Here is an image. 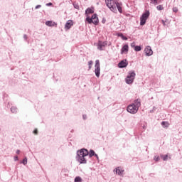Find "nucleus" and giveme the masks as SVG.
Instances as JSON below:
<instances>
[{"mask_svg":"<svg viewBox=\"0 0 182 182\" xmlns=\"http://www.w3.org/2000/svg\"><path fill=\"white\" fill-rule=\"evenodd\" d=\"M95 154L96 152H95L93 149H90L89 152L87 149L83 148L77 151L76 160L78 163H80V164H86L87 161L85 157H86V156H89L90 158H92L93 156H95Z\"/></svg>","mask_w":182,"mask_h":182,"instance_id":"f257e3e1","label":"nucleus"},{"mask_svg":"<svg viewBox=\"0 0 182 182\" xmlns=\"http://www.w3.org/2000/svg\"><path fill=\"white\" fill-rule=\"evenodd\" d=\"M85 21L88 23H93L94 25H99V18H97V14H94L91 18L90 16H87L85 18Z\"/></svg>","mask_w":182,"mask_h":182,"instance_id":"f03ea898","label":"nucleus"},{"mask_svg":"<svg viewBox=\"0 0 182 182\" xmlns=\"http://www.w3.org/2000/svg\"><path fill=\"white\" fill-rule=\"evenodd\" d=\"M150 16V11L149 10H146L144 14H142L141 16L140 17V25L143 26L146 25V21Z\"/></svg>","mask_w":182,"mask_h":182,"instance_id":"7ed1b4c3","label":"nucleus"},{"mask_svg":"<svg viewBox=\"0 0 182 182\" xmlns=\"http://www.w3.org/2000/svg\"><path fill=\"white\" fill-rule=\"evenodd\" d=\"M113 0H105L106 5L112 12H117V9H116V6H114V1Z\"/></svg>","mask_w":182,"mask_h":182,"instance_id":"20e7f679","label":"nucleus"},{"mask_svg":"<svg viewBox=\"0 0 182 182\" xmlns=\"http://www.w3.org/2000/svg\"><path fill=\"white\" fill-rule=\"evenodd\" d=\"M95 73L97 77H100V62L99 60H96L95 65Z\"/></svg>","mask_w":182,"mask_h":182,"instance_id":"39448f33","label":"nucleus"},{"mask_svg":"<svg viewBox=\"0 0 182 182\" xmlns=\"http://www.w3.org/2000/svg\"><path fill=\"white\" fill-rule=\"evenodd\" d=\"M127 110L129 113H131V114H136V113L139 112V109L134 105H133V104L129 105L127 107Z\"/></svg>","mask_w":182,"mask_h":182,"instance_id":"423d86ee","label":"nucleus"},{"mask_svg":"<svg viewBox=\"0 0 182 182\" xmlns=\"http://www.w3.org/2000/svg\"><path fill=\"white\" fill-rule=\"evenodd\" d=\"M107 46V41H99L97 43V49L99 50H103V48Z\"/></svg>","mask_w":182,"mask_h":182,"instance_id":"0eeeda50","label":"nucleus"},{"mask_svg":"<svg viewBox=\"0 0 182 182\" xmlns=\"http://www.w3.org/2000/svg\"><path fill=\"white\" fill-rule=\"evenodd\" d=\"M114 4L115 8L117 9L119 14H123V9H122V5H123V4L119 3L117 1H114Z\"/></svg>","mask_w":182,"mask_h":182,"instance_id":"6e6552de","label":"nucleus"},{"mask_svg":"<svg viewBox=\"0 0 182 182\" xmlns=\"http://www.w3.org/2000/svg\"><path fill=\"white\" fill-rule=\"evenodd\" d=\"M127 65H129L127 60H122L118 63V68L123 69V68H127Z\"/></svg>","mask_w":182,"mask_h":182,"instance_id":"1a4fd4ad","label":"nucleus"},{"mask_svg":"<svg viewBox=\"0 0 182 182\" xmlns=\"http://www.w3.org/2000/svg\"><path fill=\"white\" fill-rule=\"evenodd\" d=\"M144 52L146 53V56H151V55H153V50H151V47L149 46L145 48Z\"/></svg>","mask_w":182,"mask_h":182,"instance_id":"9d476101","label":"nucleus"},{"mask_svg":"<svg viewBox=\"0 0 182 182\" xmlns=\"http://www.w3.org/2000/svg\"><path fill=\"white\" fill-rule=\"evenodd\" d=\"M132 105H134L135 107L139 110L140 106H141V100H140V99H136L134 101V103H132Z\"/></svg>","mask_w":182,"mask_h":182,"instance_id":"9b49d317","label":"nucleus"},{"mask_svg":"<svg viewBox=\"0 0 182 182\" xmlns=\"http://www.w3.org/2000/svg\"><path fill=\"white\" fill-rule=\"evenodd\" d=\"M90 14H95V9L94 8H87L85 10V15L87 18V16H89V15H90Z\"/></svg>","mask_w":182,"mask_h":182,"instance_id":"f8f14e48","label":"nucleus"},{"mask_svg":"<svg viewBox=\"0 0 182 182\" xmlns=\"http://www.w3.org/2000/svg\"><path fill=\"white\" fill-rule=\"evenodd\" d=\"M73 26V21L68 20V22L65 25V29H70Z\"/></svg>","mask_w":182,"mask_h":182,"instance_id":"ddd939ff","label":"nucleus"},{"mask_svg":"<svg viewBox=\"0 0 182 182\" xmlns=\"http://www.w3.org/2000/svg\"><path fill=\"white\" fill-rule=\"evenodd\" d=\"M127 77H128V79H129V77H131V78H132V79H134V77H136V73H135L134 70L129 71Z\"/></svg>","mask_w":182,"mask_h":182,"instance_id":"4468645a","label":"nucleus"},{"mask_svg":"<svg viewBox=\"0 0 182 182\" xmlns=\"http://www.w3.org/2000/svg\"><path fill=\"white\" fill-rule=\"evenodd\" d=\"M124 52H129V45H124L121 49V55H123Z\"/></svg>","mask_w":182,"mask_h":182,"instance_id":"2eb2a0df","label":"nucleus"},{"mask_svg":"<svg viewBox=\"0 0 182 182\" xmlns=\"http://www.w3.org/2000/svg\"><path fill=\"white\" fill-rule=\"evenodd\" d=\"M125 82L127 85H132V83H133L134 82V78H132L129 77H127L125 79Z\"/></svg>","mask_w":182,"mask_h":182,"instance_id":"dca6fc26","label":"nucleus"},{"mask_svg":"<svg viewBox=\"0 0 182 182\" xmlns=\"http://www.w3.org/2000/svg\"><path fill=\"white\" fill-rule=\"evenodd\" d=\"M46 25L47 26H55V25L56 26V23L52 21H48L46 22Z\"/></svg>","mask_w":182,"mask_h":182,"instance_id":"f3484780","label":"nucleus"},{"mask_svg":"<svg viewBox=\"0 0 182 182\" xmlns=\"http://www.w3.org/2000/svg\"><path fill=\"white\" fill-rule=\"evenodd\" d=\"M118 36L122 38L123 41H127V37L124 36V35H123L122 33H119Z\"/></svg>","mask_w":182,"mask_h":182,"instance_id":"a211bd4d","label":"nucleus"},{"mask_svg":"<svg viewBox=\"0 0 182 182\" xmlns=\"http://www.w3.org/2000/svg\"><path fill=\"white\" fill-rule=\"evenodd\" d=\"M11 112L12 113H18V108L16 107H11Z\"/></svg>","mask_w":182,"mask_h":182,"instance_id":"6ab92c4d","label":"nucleus"},{"mask_svg":"<svg viewBox=\"0 0 182 182\" xmlns=\"http://www.w3.org/2000/svg\"><path fill=\"white\" fill-rule=\"evenodd\" d=\"M134 50L135 52H140V50H141V46H136Z\"/></svg>","mask_w":182,"mask_h":182,"instance_id":"aec40b11","label":"nucleus"},{"mask_svg":"<svg viewBox=\"0 0 182 182\" xmlns=\"http://www.w3.org/2000/svg\"><path fill=\"white\" fill-rule=\"evenodd\" d=\"M124 171L122 170V169H116V173L117 174H118V176H122V174H123V172Z\"/></svg>","mask_w":182,"mask_h":182,"instance_id":"412c9836","label":"nucleus"},{"mask_svg":"<svg viewBox=\"0 0 182 182\" xmlns=\"http://www.w3.org/2000/svg\"><path fill=\"white\" fill-rule=\"evenodd\" d=\"M75 182H82V178L80 176H76L74 180Z\"/></svg>","mask_w":182,"mask_h":182,"instance_id":"4be33fe9","label":"nucleus"},{"mask_svg":"<svg viewBox=\"0 0 182 182\" xmlns=\"http://www.w3.org/2000/svg\"><path fill=\"white\" fill-rule=\"evenodd\" d=\"M92 65H93V61L90 60L88 62V70H90V69H92Z\"/></svg>","mask_w":182,"mask_h":182,"instance_id":"5701e85b","label":"nucleus"},{"mask_svg":"<svg viewBox=\"0 0 182 182\" xmlns=\"http://www.w3.org/2000/svg\"><path fill=\"white\" fill-rule=\"evenodd\" d=\"M24 166H26V164H28V159L26 157L23 159L22 162H21Z\"/></svg>","mask_w":182,"mask_h":182,"instance_id":"b1692460","label":"nucleus"},{"mask_svg":"<svg viewBox=\"0 0 182 182\" xmlns=\"http://www.w3.org/2000/svg\"><path fill=\"white\" fill-rule=\"evenodd\" d=\"M73 5L75 9H79V4L74 2Z\"/></svg>","mask_w":182,"mask_h":182,"instance_id":"393cba45","label":"nucleus"},{"mask_svg":"<svg viewBox=\"0 0 182 182\" xmlns=\"http://www.w3.org/2000/svg\"><path fill=\"white\" fill-rule=\"evenodd\" d=\"M156 9L158 11H163V9H164V8L163 7V6L159 5V6H156Z\"/></svg>","mask_w":182,"mask_h":182,"instance_id":"a878e982","label":"nucleus"},{"mask_svg":"<svg viewBox=\"0 0 182 182\" xmlns=\"http://www.w3.org/2000/svg\"><path fill=\"white\" fill-rule=\"evenodd\" d=\"M162 159H163L164 161H167V160L168 159V155L166 154V155L162 156Z\"/></svg>","mask_w":182,"mask_h":182,"instance_id":"bb28decb","label":"nucleus"},{"mask_svg":"<svg viewBox=\"0 0 182 182\" xmlns=\"http://www.w3.org/2000/svg\"><path fill=\"white\" fill-rule=\"evenodd\" d=\"M151 2L154 4V5H159V0H151Z\"/></svg>","mask_w":182,"mask_h":182,"instance_id":"cd10ccee","label":"nucleus"},{"mask_svg":"<svg viewBox=\"0 0 182 182\" xmlns=\"http://www.w3.org/2000/svg\"><path fill=\"white\" fill-rule=\"evenodd\" d=\"M154 160L155 161H159V160H160V156H155L154 157Z\"/></svg>","mask_w":182,"mask_h":182,"instance_id":"c85d7f7f","label":"nucleus"},{"mask_svg":"<svg viewBox=\"0 0 182 182\" xmlns=\"http://www.w3.org/2000/svg\"><path fill=\"white\" fill-rule=\"evenodd\" d=\"M173 11L175 12L176 14H177V12H178V9H177V7H173Z\"/></svg>","mask_w":182,"mask_h":182,"instance_id":"c756f323","label":"nucleus"},{"mask_svg":"<svg viewBox=\"0 0 182 182\" xmlns=\"http://www.w3.org/2000/svg\"><path fill=\"white\" fill-rule=\"evenodd\" d=\"M40 8H42V5L38 4V5L36 6L35 9H39Z\"/></svg>","mask_w":182,"mask_h":182,"instance_id":"7c9ffc66","label":"nucleus"},{"mask_svg":"<svg viewBox=\"0 0 182 182\" xmlns=\"http://www.w3.org/2000/svg\"><path fill=\"white\" fill-rule=\"evenodd\" d=\"M135 46H136V43L134 42L131 43V47L132 48H135Z\"/></svg>","mask_w":182,"mask_h":182,"instance_id":"2f4dec72","label":"nucleus"},{"mask_svg":"<svg viewBox=\"0 0 182 182\" xmlns=\"http://www.w3.org/2000/svg\"><path fill=\"white\" fill-rule=\"evenodd\" d=\"M82 119H83L84 120H86V119H87V115L83 114V115H82Z\"/></svg>","mask_w":182,"mask_h":182,"instance_id":"473e14b6","label":"nucleus"},{"mask_svg":"<svg viewBox=\"0 0 182 182\" xmlns=\"http://www.w3.org/2000/svg\"><path fill=\"white\" fill-rule=\"evenodd\" d=\"M166 124H167V122H164V121H163V122H161V126H166Z\"/></svg>","mask_w":182,"mask_h":182,"instance_id":"72a5a7b5","label":"nucleus"},{"mask_svg":"<svg viewBox=\"0 0 182 182\" xmlns=\"http://www.w3.org/2000/svg\"><path fill=\"white\" fill-rule=\"evenodd\" d=\"M23 38L25 39V41H26L28 39V36L26 34H24Z\"/></svg>","mask_w":182,"mask_h":182,"instance_id":"f704fd0d","label":"nucleus"},{"mask_svg":"<svg viewBox=\"0 0 182 182\" xmlns=\"http://www.w3.org/2000/svg\"><path fill=\"white\" fill-rule=\"evenodd\" d=\"M33 134H38V129H37L33 130Z\"/></svg>","mask_w":182,"mask_h":182,"instance_id":"c9c22d12","label":"nucleus"},{"mask_svg":"<svg viewBox=\"0 0 182 182\" xmlns=\"http://www.w3.org/2000/svg\"><path fill=\"white\" fill-rule=\"evenodd\" d=\"M18 160H19L18 156H14V161H18Z\"/></svg>","mask_w":182,"mask_h":182,"instance_id":"e433bc0d","label":"nucleus"},{"mask_svg":"<svg viewBox=\"0 0 182 182\" xmlns=\"http://www.w3.org/2000/svg\"><path fill=\"white\" fill-rule=\"evenodd\" d=\"M52 3H48L46 4V6H52Z\"/></svg>","mask_w":182,"mask_h":182,"instance_id":"4c0bfd02","label":"nucleus"},{"mask_svg":"<svg viewBox=\"0 0 182 182\" xmlns=\"http://www.w3.org/2000/svg\"><path fill=\"white\" fill-rule=\"evenodd\" d=\"M94 156L96 157V159H97V160H99V156H98L97 154H95V155H94Z\"/></svg>","mask_w":182,"mask_h":182,"instance_id":"58836bf2","label":"nucleus"},{"mask_svg":"<svg viewBox=\"0 0 182 182\" xmlns=\"http://www.w3.org/2000/svg\"><path fill=\"white\" fill-rule=\"evenodd\" d=\"M102 23H106V20L105 18H102Z\"/></svg>","mask_w":182,"mask_h":182,"instance_id":"ea45409f","label":"nucleus"},{"mask_svg":"<svg viewBox=\"0 0 182 182\" xmlns=\"http://www.w3.org/2000/svg\"><path fill=\"white\" fill-rule=\"evenodd\" d=\"M162 23H163L164 26H166V22L164 21V20H162Z\"/></svg>","mask_w":182,"mask_h":182,"instance_id":"a19ab883","label":"nucleus"},{"mask_svg":"<svg viewBox=\"0 0 182 182\" xmlns=\"http://www.w3.org/2000/svg\"><path fill=\"white\" fill-rule=\"evenodd\" d=\"M19 153H21V151H20L19 149H18V150L16 151V154H19Z\"/></svg>","mask_w":182,"mask_h":182,"instance_id":"79ce46f5","label":"nucleus"}]
</instances>
